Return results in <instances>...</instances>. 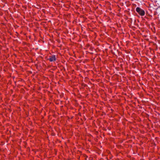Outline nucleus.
Instances as JSON below:
<instances>
[{"label":"nucleus","mask_w":160,"mask_h":160,"mask_svg":"<svg viewBox=\"0 0 160 160\" xmlns=\"http://www.w3.org/2000/svg\"><path fill=\"white\" fill-rule=\"evenodd\" d=\"M136 11L141 16H143L145 14L144 11L139 7H138L136 8Z\"/></svg>","instance_id":"1"},{"label":"nucleus","mask_w":160,"mask_h":160,"mask_svg":"<svg viewBox=\"0 0 160 160\" xmlns=\"http://www.w3.org/2000/svg\"><path fill=\"white\" fill-rule=\"evenodd\" d=\"M49 59L50 62H53L55 61L56 59L55 55H53L52 56H50V58Z\"/></svg>","instance_id":"2"}]
</instances>
